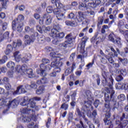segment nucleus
Wrapping results in <instances>:
<instances>
[{
  "label": "nucleus",
  "instance_id": "19",
  "mask_svg": "<svg viewBox=\"0 0 128 128\" xmlns=\"http://www.w3.org/2000/svg\"><path fill=\"white\" fill-rule=\"evenodd\" d=\"M88 40V38L87 36H84L82 38V42H81V44H80V50H84L86 44Z\"/></svg>",
  "mask_w": 128,
  "mask_h": 128
},
{
  "label": "nucleus",
  "instance_id": "2",
  "mask_svg": "<svg viewBox=\"0 0 128 128\" xmlns=\"http://www.w3.org/2000/svg\"><path fill=\"white\" fill-rule=\"evenodd\" d=\"M36 102L34 101L30 100V99L28 101V106L26 108H23L21 110V112L22 114H28L31 116V118L34 122H36V111L30 108H36Z\"/></svg>",
  "mask_w": 128,
  "mask_h": 128
},
{
  "label": "nucleus",
  "instance_id": "33",
  "mask_svg": "<svg viewBox=\"0 0 128 128\" xmlns=\"http://www.w3.org/2000/svg\"><path fill=\"white\" fill-rule=\"evenodd\" d=\"M8 102V100L6 98H2L0 99V106H8L6 103Z\"/></svg>",
  "mask_w": 128,
  "mask_h": 128
},
{
  "label": "nucleus",
  "instance_id": "31",
  "mask_svg": "<svg viewBox=\"0 0 128 128\" xmlns=\"http://www.w3.org/2000/svg\"><path fill=\"white\" fill-rule=\"evenodd\" d=\"M10 80L8 77H4L3 79H0V84H6L8 83Z\"/></svg>",
  "mask_w": 128,
  "mask_h": 128
},
{
  "label": "nucleus",
  "instance_id": "1",
  "mask_svg": "<svg viewBox=\"0 0 128 128\" xmlns=\"http://www.w3.org/2000/svg\"><path fill=\"white\" fill-rule=\"evenodd\" d=\"M104 106L105 108L103 110V111L106 112L105 118L104 119L105 125L108 126L106 128H114V124H112V122L110 118L112 116V113H110L112 105H110V102H105Z\"/></svg>",
  "mask_w": 128,
  "mask_h": 128
},
{
  "label": "nucleus",
  "instance_id": "45",
  "mask_svg": "<svg viewBox=\"0 0 128 128\" xmlns=\"http://www.w3.org/2000/svg\"><path fill=\"white\" fill-rule=\"evenodd\" d=\"M104 102H112V100H110V95L106 93H105V94H104Z\"/></svg>",
  "mask_w": 128,
  "mask_h": 128
},
{
  "label": "nucleus",
  "instance_id": "39",
  "mask_svg": "<svg viewBox=\"0 0 128 128\" xmlns=\"http://www.w3.org/2000/svg\"><path fill=\"white\" fill-rule=\"evenodd\" d=\"M118 98L120 102H124L126 100V96L124 94H120L118 96Z\"/></svg>",
  "mask_w": 128,
  "mask_h": 128
},
{
  "label": "nucleus",
  "instance_id": "9",
  "mask_svg": "<svg viewBox=\"0 0 128 128\" xmlns=\"http://www.w3.org/2000/svg\"><path fill=\"white\" fill-rule=\"evenodd\" d=\"M114 90H112L110 94V100H111V108L114 110L116 108H118L120 106V104L116 101V96H114Z\"/></svg>",
  "mask_w": 128,
  "mask_h": 128
},
{
  "label": "nucleus",
  "instance_id": "4",
  "mask_svg": "<svg viewBox=\"0 0 128 128\" xmlns=\"http://www.w3.org/2000/svg\"><path fill=\"white\" fill-rule=\"evenodd\" d=\"M52 4H55L56 8H54V14L58 20H62L64 18V5L58 0H51Z\"/></svg>",
  "mask_w": 128,
  "mask_h": 128
},
{
  "label": "nucleus",
  "instance_id": "6",
  "mask_svg": "<svg viewBox=\"0 0 128 128\" xmlns=\"http://www.w3.org/2000/svg\"><path fill=\"white\" fill-rule=\"evenodd\" d=\"M92 100H88L84 101V105L82 108V110L84 112H81L80 108H76V112L78 116L82 118V114H84V112H88L90 110H94V106H92Z\"/></svg>",
  "mask_w": 128,
  "mask_h": 128
},
{
  "label": "nucleus",
  "instance_id": "30",
  "mask_svg": "<svg viewBox=\"0 0 128 128\" xmlns=\"http://www.w3.org/2000/svg\"><path fill=\"white\" fill-rule=\"evenodd\" d=\"M52 36V38H64V33L62 32H58V33L56 34V36Z\"/></svg>",
  "mask_w": 128,
  "mask_h": 128
},
{
  "label": "nucleus",
  "instance_id": "52",
  "mask_svg": "<svg viewBox=\"0 0 128 128\" xmlns=\"http://www.w3.org/2000/svg\"><path fill=\"white\" fill-rule=\"evenodd\" d=\"M28 126V128H38V124H36L34 125V122H32L31 124H30Z\"/></svg>",
  "mask_w": 128,
  "mask_h": 128
},
{
  "label": "nucleus",
  "instance_id": "23",
  "mask_svg": "<svg viewBox=\"0 0 128 128\" xmlns=\"http://www.w3.org/2000/svg\"><path fill=\"white\" fill-rule=\"evenodd\" d=\"M44 86H39V88L36 90V94H42V93L44 92Z\"/></svg>",
  "mask_w": 128,
  "mask_h": 128
},
{
  "label": "nucleus",
  "instance_id": "25",
  "mask_svg": "<svg viewBox=\"0 0 128 128\" xmlns=\"http://www.w3.org/2000/svg\"><path fill=\"white\" fill-rule=\"evenodd\" d=\"M78 8L80 10H88V5L84 3H82L78 6Z\"/></svg>",
  "mask_w": 128,
  "mask_h": 128
},
{
  "label": "nucleus",
  "instance_id": "50",
  "mask_svg": "<svg viewBox=\"0 0 128 128\" xmlns=\"http://www.w3.org/2000/svg\"><path fill=\"white\" fill-rule=\"evenodd\" d=\"M28 101L24 98V99L23 102H22L20 103V105L22 106H28Z\"/></svg>",
  "mask_w": 128,
  "mask_h": 128
},
{
  "label": "nucleus",
  "instance_id": "28",
  "mask_svg": "<svg viewBox=\"0 0 128 128\" xmlns=\"http://www.w3.org/2000/svg\"><path fill=\"white\" fill-rule=\"evenodd\" d=\"M118 62L120 64H122L124 66H126L128 64V59L126 58H122L120 57L118 58Z\"/></svg>",
  "mask_w": 128,
  "mask_h": 128
},
{
  "label": "nucleus",
  "instance_id": "7",
  "mask_svg": "<svg viewBox=\"0 0 128 128\" xmlns=\"http://www.w3.org/2000/svg\"><path fill=\"white\" fill-rule=\"evenodd\" d=\"M50 56L51 58L52 62L51 64L53 68L55 66H62L64 62H62V58L60 56H58V54L56 52H51L50 53Z\"/></svg>",
  "mask_w": 128,
  "mask_h": 128
},
{
  "label": "nucleus",
  "instance_id": "37",
  "mask_svg": "<svg viewBox=\"0 0 128 128\" xmlns=\"http://www.w3.org/2000/svg\"><path fill=\"white\" fill-rule=\"evenodd\" d=\"M100 61L104 64H106L108 62V58L106 56H100Z\"/></svg>",
  "mask_w": 128,
  "mask_h": 128
},
{
  "label": "nucleus",
  "instance_id": "61",
  "mask_svg": "<svg viewBox=\"0 0 128 128\" xmlns=\"http://www.w3.org/2000/svg\"><path fill=\"white\" fill-rule=\"evenodd\" d=\"M52 65L50 64H48L46 66H45V72L46 70H48V72L49 70H52Z\"/></svg>",
  "mask_w": 128,
  "mask_h": 128
},
{
  "label": "nucleus",
  "instance_id": "26",
  "mask_svg": "<svg viewBox=\"0 0 128 128\" xmlns=\"http://www.w3.org/2000/svg\"><path fill=\"white\" fill-rule=\"evenodd\" d=\"M30 116V117L26 115H23L22 120L24 122H30L32 120V115Z\"/></svg>",
  "mask_w": 128,
  "mask_h": 128
},
{
  "label": "nucleus",
  "instance_id": "5",
  "mask_svg": "<svg viewBox=\"0 0 128 128\" xmlns=\"http://www.w3.org/2000/svg\"><path fill=\"white\" fill-rule=\"evenodd\" d=\"M24 16L22 14H20L18 18L12 22V26L14 30H16L18 32H22L24 29Z\"/></svg>",
  "mask_w": 128,
  "mask_h": 128
},
{
  "label": "nucleus",
  "instance_id": "59",
  "mask_svg": "<svg viewBox=\"0 0 128 128\" xmlns=\"http://www.w3.org/2000/svg\"><path fill=\"white\" fill-rule=\"evenodd\" d=\"M108 40L112 42H114V34H110L108 36Z\"/></svg>",
  "mask_w": 128,
  "mask_h": 128
},
{
  "label": "nucleus",
  "instance_id": "16",
  "mask_svg": "<svg viewBox=\"0 0 128 128\" xmlns=\"http://www.w3.org/2000/svg\"><path fill=\"white\" fill-rule=\"evenodd\" d=\"M66 40L64 41L69 46V48H72L74 46V43H72V34H68L66 36Z\"/></svg>",
  "mask_w": 128,
  "mask_h": 128
},
{
  "label": "nucleus",
  "instance_id": "46",
  "mask_svg": "<svg viewBox=\"0 0 128 128\" xmlns=\"http://www.w3.org/2000/svg\"><path fill=\"white\" fill-rule=\"evenodd\" d=\"M119 72H120V75L123 76H126V74H128L126 68L120 69Z\"/></svg>",
  "mask_w": 128,
  "mask_h": 128
},
{
  "label": "nucleus",
  "instance_id": "8",
  "mask_svg": "<svg viewBox=\"0 0 128 128\" xmlns=\"http://www.w3.org/2000/svg\"><path fill=\"white\" fill-rule=\"evenodd\" d=\"M22 42L20 40H18L16 42H14V41L12 46V44H8L7 46L4 54L6 56H8L11 54L14 50H16V48H20V46H22Z\"/></svg>",
  "mask_w": 128,
  "mask_h": 128
},
{
  "label": "nucleus",
  "instance_id": "64",
  "mask_svg": "<svg viewBox=\"0 0 128 128\" xmlns=\"http://www.w3.org/2000/svg\"><path fill=\"white\" fill-rule=\"evenodd\" d=\"M18 10H20V12H24V10H26V6L24 4H21L19 7H18Z\"/></svg>",
  "mask_w": 128,
  "mask_h": 128
},
{
  "label": "nucleus",
  "instance_id": "24",
  "mask_svg": "<svg viewBox=\"0 0 128 128\" xmlns=\"http://www.w3.org/2000/svg\"><path fill=\"white\" fill-rule=\"evenodd\" d=\"M16 64H14V62L10 61L8 62L6 64V66L8 68H10L11 70H14V66Z\"/></svg>",
  "mask_w": 128,
  "mask_h": 128
},
{
  "label": "nucleus",
  "instance_id": "34",
  "mask_svg": "<svg viewBox=\"0 0 128 128\" xmlns=\"http://www.w3.org/2000/svg\"><path fill=\"white\" fill-rule=\"evenodd\" d=\"M26 90H31V88H36V84L33 83L30 85L26 84L25 86Z\"/></svg>",
  "mask_w": 128,
  "mask_h": 128
},
{
  "label": "nucleus",
  "instance_id": "62",
  "mask_svg": "<svg viewBox=\"0 0 128 128\" xmlns=\"http://www.w3.org/2000/svg\"><path fill=\"white\" fill-rule=\"evenodd\" d=\"M50 61L48 58H44L42 59V62L44 64H50Z\"/></svg>",
  "mask_w": 128,
  "mask_h": 128
},
{
  "label": "nucleus",
  "instance_id": "53",
  "mask_svg": "<svg viewBox=\"0 0 128 128\" xmlns=\"http://www.w3.org/2000/svg\"><path fill=\"white\" fill-rule=\"evenodd\" d=\"M75 58H76V52H72V53L70 55V61H71V62H74Z\"/></svg>",
  "mask_w": 128,
  "mask_h": 128
},
{
  "label": "nucleus",
  "instance_id": "29",
  "mask_svg": "<svg viewBox=\"0 0 128 128\" xmlns=\"http://www.w3.org/2000/svg\"><path fill=\"white\" fill-rule=\"evenodd\" d=\"M3 37H4V38L6 40L7 38L8 42H12V38H10V32H5L4 34H2Z\"/></svg>",
  "mask_w": 128,
  "mask_h": 128
},
{
  "label": "nucleus",
  "instance_id": "38",
  "mask_svg": "<svg viewBox=\"0 0 128 128\" xmlns=\"http://www.w3.org/2000/svg\"><path fill=\"white\" fill-rule=\"evenodd\" d=\"M8 104H7V106H8V108H10V106H11L12 104L14 106H16V100L15 99L12 101L8 100Z\"/></svg>",
  "mask_w": 128,
  "mask_h": 128
},
{
  "label": "nucleus",
  "instance_id": "20",
  "mask_svg": "<svg viewBox=\"0 0 128 128\" xmlns=\"http://www.w3.org/2000/svg\"><path fill=\"white\" fill-rule=\"evenodd\" d=\"M67 48H70V46L65 42L59 44L58 45V48L59 50H66Z\"/></svg>",
  "mask_w": 128,
  "mask_h": 128
},
{
  "label": "nucleus",
  "instance_id": "60",
  "mask_svg": "<svg viewBox=\"0 0 128 128\" xmlns=\"http://www.w3.org/2000/svg\"><path fill=\"white\" fill-rule=\"evenodd\" d=\"M86 12V14H90V16H94V11H92V9L88 8V10H87Z\"/></svg>",
  "mask_w": 128,
  "mask_h": 128
},
{
  "label": "nucleus",
  "instance_id": "55",
  "mask_svg": "<svg viewBox=\"0 0 128 128\" xmlns=\"http://www.w3.org/2000/svg\"><path fill=\"white\" fill-rule=\"evenodd\" d=\"M60 67H62V66H55L53 68H55L54 70V71L56 72H60L61 69H60Z\"/></svg>",
  "mask_w": 128,
  "mask_h": 128
},
{
  "label": "nucleus",
  "instance_id": "12",
  "mask_svg": "<svg viewBox=\"0 0 128 128\" xmlns=\"http://www.w3.org/2000/svg\"><path fill=\"white\" fill-rule=\"evenodd\" d=\"M24 44L26 46H30L31 42H34L36 40V36L34 34L30 36L26 34L24 36Z\"/></svg>",
  "mask_w": 128,
  "mask_h": 128
},
{
  "label": "nucleus",
  "instance_id": "3",
  "mask_svg": "<svg viewBox=\"0 0 128 128\" xmlns=\"http://www.w3.org/2000/svg\"><path fill=\"white\" fill-rule=\"evenodd\" d=\"M108 74H110V73L106 72H104L102 73V76H103L104 80H102V82L103 86H108L109 88H108V90L110 94H112V92L114 90L112 86H114V80L112 78V75L109 76L108 78L106 80V78H108Z\"/></svg>",
  "mask_w": 128,
  "mask_h": 128
},
{
  "label": "nucleus",
  "instance_id": "43",
  "mask_svg": "<svg viewBox=\"0 0 128 128\" xmlns=\"http://www.w3.org/2000/svg\"><path fill=\"white\" fill-rule=\"evenodd\" d=\"M60 108L62 110H66L68 108V104H66V102L63 103L60 106Z\"/></svg>",
  "mask_w": 128,
  "mask_h": 128
},
{
  "label": "nucleus",
  "instance_id": "13",
  "mask_svg": "<svg viewBox=\"0 0 128 128\" xmlns=\"http://www.w3.org/2000/svg\"><path fill=\"white\" fill-rule=\"evenodd\" d=\"M102 2V1L100 0H95L94 1H93L92 2H89L87 4V8H92V10H95L100 4Z\"/></svg>",
  "mask_w": 128,
  "mask_h": 128
},
{
  "label": "nucleus",
  "instance_id": "58",
  "mask_svg": "<svg viewBox=\"0 0 128 128\" xmlns=\"http://www.w3.org/2000/svg\"><path fill=\"white\" fill-rule=\"evenodd\" d=\"M98 40V35H94L90 40V42L92 44H94V42Z\"/></svg>",
  "mask_w": 128,
  "mask_h": 128
},
{
  "label": "nucleus",
  "instance_id": "18",
  "mask_svg": "<svg viewBox=\"0 0 128 128\" xmlns=\"http://www.w3.org/2000/svg\"><path fill=\"white\" fill-rule=\"evenodd\" d=\"M36 84H39L40 86L46 84H48V80L45 76H43L42 78H41L40 80H38L36 81Z\"/></svg>",
  "mask_w": 128,
  "mask_h": 128
},
{
  "label": "nucleus",
  "instance_id": "54",
  "mask_svg": "<svg viewBox=\"0 0 128 128\" xmlns=\"http://www.w3.org/2000/svg\"><path fill=\"white\" fill-rule=\"evenodd\" d=\"M122 80H124V77H122V76L120 74L117 76L116 78V82H122Z\"/></svg>",
  "mask_w": 128,
  "mask_h": 128
},
{
  "label": "nucleus",
  "instance_id": "42",
  "mask_svg": "<svg viewBox=\"0 0 128 128\" xmlns=\"http://www.w3.org/2000/svg\"><path fill=\"white\" fill-rule=\"evenodd\" d=\"M52 124V118L50 117H48L47 120V122H46V126L47 128H50V124Z\"/></svg>",
  "mask_w": 128,
  "mask_h": 128
},
{
  "label": "nucleus",
  "instance_id": "17",
  "mask_svg": "<svg viewBox=\"0 0 128 128\" xmlns=\"http://www.w3.org/2000/svg\"><path fill=\"white\" fill-rule=\"evenodd\" d=\"M43 18L45 20V24L47 26H49L52 24V17L50 16V15L44 14L43 16Z\"/></svg>",
  "mask_w": 128,
  "mask_h": 128
},
{
  "label": "nucleus",
  "instance_id": "57",
  "mask_svg": "<svg viewBox=\"0 0 128 128\" xmlns=\"http://www.w3.org/2000/svg\"><path fill=\"white\" fill-rule=\"evenodd\" d=\"M42 98L40 97H38V96H34L33 98L30 99V100L32 102H34L36 100V102H40V100H41Z\"/></svg>",
  "mask_w": 128,
  "mask_h": 128
},
{
  "label": "nucleus",
  "instance_id": "15",
  "mask_svg": "<svg viewBox=\"0 0 128 128\" xmlns=\"http://www.w3.org/2000/svg\"><path fill=\"white\" fill-rule=\"evenodd\" d=\"M116 88L117 90H128V84L125 82H119L118 84H117Z\"/></svg>",
  "mask_w": 128,
  "mask_h": 128
},
{
  "label": "nucleus",
  "instance_id": "11",
  "mask_svg": "<svg viewBox=\"0 0 128 128\" xmlns=\"http://www.w3.org/2000/svg\"><path fill=\"white\" fill-rule=\"evenodd\" d=\"M61 30L60 26V24H53V28L51 30V32L50 34V36H56V34L60 32V30Z\"/></svg>",
  "mask_w": 128,
  "mask_h": 128
},
{
  "label": "nucleus",
  "instance_id": "48",
  "mask_svg": "<svg viewBox=\"0 0 128 128\" xmlns=\"http://www.w3.org/2000/svg\"><path fill=\"white\" fill-rule=\"evenodd\" d=\"M2 2V8H6V4H8V1L6 0H0Z\"/></svg>",
  "mask_w": 128,
  "mask_h": 128
},
{
  "label": "nucleus",
  "instance_id": "40",
  "mask_svg": "<svg viewBox=\"0 0 128 128\" xmlns=\"http://www.w3.org/2000/svg\"><path fill=\"white\" fill-rule=\"evenodd\" d=\"M8 60V56H4L2 57V59L0 60V64H4Z\"/></svg>",
  "mask_w": 128,
  "mask_h": 128
},
{
  "label": "nucleus",
  "instance_id": "41",
  "mask_svg": "<svg viewBox=\"0 0 128 128\" xmlns=\"http://www.w3.org/2000/svg\"><path fill=\"white\" fill-rule=\"evenodd\" d=\"M46 12H48V14H52V12H54V8H52V6H48L47 8H46Z\"/></svg>",
  "mask_w": 128,
  "mask_h": 128
},
{
  "label": "nucleus",
  "instance_id": "22",
  "mask_svg": "<svg viewBox=\"0 0 128 128\" xmlns=\"http://www.w3.org/2000/svg\"><path fill=\"white\" fill-rule=\"evenodd\" d=\"M66 24L69 26H78V22L76 20H66L65 22Z\"/></svg>",
  "mask_w": 128,
  "mask_h": 128
},
{
  "label": "nucleus",
  "instance_id": "35",
  "mask_svg": "<svg viewBox=\"0 0 128 128\" xmlns=\"http://www.w3.org/2000/svg\"><path fill=\"white\" fill-rule=\"evenodd\" d=\"M22 86H20L18 87H17L16 90L13 92L12 94L13 96H16L17 94H18L20 92V90H22Z\"/></svg>",
  "mask_w": 128,
  "mask_h": 128
},
{
  "label": "nucleus",
  "instance_id": "32",
  "mask_svg": "<svg viewBox=\"0 0 128 128\" xmlns=\"http://www.w3.org/2000/svg\"><path fill=\"white\" fill-rule=\"evenodd\" d=\"M124 38L126 40V44L127 47L124 48L125 54H128V33H126Z\"/></svg>",
  "mask_w": 128,
  "mask_h": 128
},
{
  "label": "nucleus",
  "instance_id": "27",
  "mask_svg": "<svg viewBox=\"0 0 128 128\" xmlns=\"http://www.w3.org/2000/svg\"><path fill=\"white\" fill-rule=\"evenodd\" d=\"M110 50L112 52L110 56L112 58H118V52L114 50V48L112 47H111Z\"/></svg>",
  "mask_w": 128,
  "mask_h": 128
},
{
  "label": "nucleus",
  "instance_id": "47",
  "mask_svg": "<svg viewBox=\"0 0 128 128\" xmlns=\"http://www.w3.org/2000/svg\"><path fill=\"white\" fill-rule=\"evenodd\" d=\"M106 58H107V60H108L110 64H114V59L112 58L114 57L111 56V55L110 56L108 54L106 56Z\"/></svg>",
  "mask_w": 128,
  "mask_h": 128
},
{
  "label": "nucleus",
  "instance_id": "36",
  "mask_svg": "<svg viewBox=\"0 0 128 128\" xmlns=\"http://www.w3.org/2000/svg\"><path fill=\"white\" fill-rule=\"evenodd\" d=\"M24 30L26 32H34V28H30V26H26L24 28Z\"/></svg>",
  "mask_w": 128,
  "mask_h": 128
},
{
  "label": "nucleus",
  "instance_id": "21",
  "mask_svg": "<svg viewBox=\"0 0 128 128\" xmlns=\"http://www.w3.org/2000/svg\"><path fill=\"white\" fill-rule=\"evenodd\" d=\"M25 74L28 76V77L30 78H32L36 76L34 74V70H32V68L28 69L25 72Z\"/></svg>",
  "mask_w": 128,
  "mask_h": 128
},
{
  "label": "nucleus",
  "instance_id": "14",
  "mask_svg": "<svg viewBox=\"0 0 128 128\" xmlns=\"http://www.w3.org/2000/svg\"><path fill=\"white\" fill-rule=\"evenodd\" d=\"M15 68L16 72L18 73L22 72L23 74H26L27 70L28 69V67L26 64H24L22 66H20V65H17Z\"/></svg>",
  "mask_w": 128,
  "mask_h": 128
},
{
  "label": "nucleus",
  "instance_id": "51",
  "mask_svg": "<svg viewBox=\"0 0 128 128\" xmlns=\"http://www.w3.org/2000/svg\"><path fill=\"white\" fill-rule=\"evenodd\" d=\"M36 28L40 34H42V32H44V26L42 28L40 26L38 25L36 26Z\"/></svg>",
  "mask_w": 128,
  "mask_h": 128
},
{
  "label": "nucleus",
  "instance_id": "56",
  "mask_svg": "<svg viewBox=\"0 0 128 128\" xmlns=\"http://www.w3.org/2000/svg\"><path fill=\"white\" fill-rule=\"evenodd\" d=\"M104 22V18H100L99 19V21L98 22V23L97 24V27L100 28V26L102 24V23Z\"/></svg>",
  "mask_w": 128,
  "mask_h": 128
},
{
  "label": "nucleus",
  "instance_id": "49",
  "mask_svg": "<svg viewBox=\"0 0 128 128\" xmlns=\"http://www.w3.org/2000/svg\"><path fill=\"white\" fill-rule=\"evenodd\" d=\"M85 94H86V96H87L88 98H92V92L90 90H86Z\"/></svg>",
  "mask_w": 128,
  "mask_h": 128
},
{
  "label": "nucleus",
  "instance_id": "44",
  "mask_svg": "<svg viewBox=\"0 0 128 128\" xmlns=\"http://www.w3.org/2000/svg\"><path fill=\"white\" fill-rule=\"evenodd\" d=\"M96 59L94 58L92 60V62H90L89 64H88L87 65H86V68H87L88 70H90V68L92 67V66H94V60Z\"/></svg>",
  "mask_w": 128,
  "mask_h": 128
},
{
  "label": "nucleus",
  "instance_id": "63",
  "mask_svg": "<svg viewBox=\"0 0 128 128\" xmlns=\"http://www.w3.org/2000/svg\"><path fill=\"white\" fill-rule=\"evenodd\" d=\"M99 104H100V100H96L94 102V106H95V108H96L98 106Z\"/></svg>",
  "mask_w": 128,
  "mask_h": 128
},
{
  "label": "nucleus",
  "instance_id": "10",
  "mask_svg": "<svg viewBox=\"0 0 128 128\" xmlns=\"http://www.w3.org/2000/svg\"><path fill=\"white\" fill-rule=\"evenodd\" d=\"M36 72L40 76H46L48 73L46 72V66H44V64H42L40 65V68L37 70Z\"/></svg>",
  "mask_w": 128,
  "mask_h": 128
}]
</instances>
